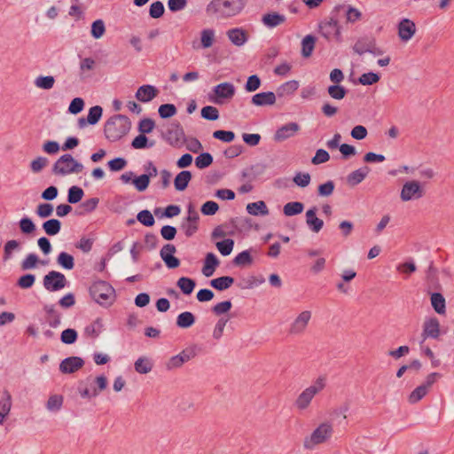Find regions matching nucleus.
Masks as SVG:
<instances>
[{
    "instance_id": "a878e982",
    "label": "nucleus",
    "mask_w": 454,
    "mask_h": 454,
    "mask_svg": "<svg viewBox=\"0 0 454 454\" xmlns=\"http://www.w3.org/2000/svg\"><path fill=\"white\" fill-rule=\"evenodd\" d=\"M215 42V30L213 28H203L200 32V45L201 49H208L214 45Z\"/></svg>"
},
{
    "instance_id": "72a5a7b5",
    "label": "nucleus",
    "mask_w": 454,
    "mask_h": 454,
    "mask_svg": "<svg viewBox=\"0 0 454 454\" xmlns=\"http://www.w3.org/2000/svg\"><path fill=\"white\" fill-rule=\"evenodd\" d=\"M134 367L137 372L147 374L153 370V363L149 357L141 356L135 362Z\"/></svg>"
},
{
    "instance_id": "a211bd4d",
    "label": "nucleus",
    "mask_w": 454,
    "mask_h": 454,
    "mask_svg": "<svg viewBox=\"0 0 454 454\" xmlns=\"http://www.w3.org/2000/svg\"><path fill=\"white\" fill-rule=\"evenodd\" d=\"M193 356L194 354L192 350L184 349L167 361L165 364L166 369L168 371L178 369L190 361Z\"/></svg>"
},
{
    "instance_id": "09e8293b",
    "label": "nucleus",
    "mask_w": 454,
    "mask_h": 454,
    "mask_svg": "<svg viewBox=\"0 0 454 454\" xmlns=\"http://www.w3.org/2000/svg\"><path fill=\"white\" fill-rule=\"evenodd\" d=\"M39 262L43 264V262H40L39 257L35 254H28L21 262V268L24 270H31L35 268Z\"/></svg>"
},
{
    "instance_id": "774afa93",
    "label": "nucleus",
    "mask_w": 454,
    "mask_h": 454,
    "mask_svg": "<svg viewBox=\"0 0 454 454\" xmlns=\"http://www.w3.org/2000/svg\"><path fill=\"white\" fill-rule=\"evenodd\" d=\"M35 281V276L33 274H26L18 279V286L22 289H27L33 286Z\"/></svg>"
},
{
    "instance_id": "8fccbe9b",
    "label": "nucleus",
    "mask_w": 454,
    "mask_h": 454,
    "mask_svg": "<svg viewBox=\"0 0 454 454\" xmlns=\"http://www.w3.org/2000/svg\"><path fill=\"white\" fill-rule=\"evenodd\" d=\"M103 109L99 106H95L89 110L87 115V122L91 125H95L98 122L102 116Z\"/></svg>"
},
{
    "instance_id": "58836bf2",
    "label": "nucleus",
    "mask_w": 454,
    "mask_h": 454,
    "mask_svg": "<svg viewBox=\"0 0 454 454\" xmlns=\"http://www.w3.org/2000/svg\"><path fill=\"white\" fill-rule=\"evenodd\" d=\"M42 227L47 235L55 236L60 231L61 223L57 219H50L45 221Z\"/></svg>"
},
{
    "instance_id": "423d86ee",
    "label": "nucleus",
    "mask_w": 454,
    "mask_h": 454,
    "mask_svg": "<svg viewBox=\"0 0 454 454\" xmlns=\"http://www.w3.org/2000/svg\"><path fill=\"white\" fill-rule=\"evenodd\" d=\"M83 165L75 160L71 154L67 153L60 156L53 165L52 171L55 175L68 176L82 172Z\"/></svg>"
},
{
    "instance_id": "37998d69",
    "label": "nucleus",
    "mask_w": 454,
    "mask_h": 454,
    "mask_svg": "<svg viewBox=\"0 0 454 454\" xmlns=\"http://www.w3.org/2000/svg\"><path fill=\"white\" fill-rule=\"evenodd\" d=\"M195 281L192 278L182 277L177 280L176 286L181 289V291L189 295L192 293L195 287Z\"/></svg>"
},
{
    "instance_id": "9b49d317",
    "label": "nucleus",
    "mask_w": 454,
    "mask_h": 454,
    "mask_svg": "<svg viewBox=\"0 0 454 454\" xmlns=\"http://www.w3.org/2000/svg\"><path fill=\"white\" fill-rule=\"evenodd\" d=\"M311 318V310L304 309L298 313L289 325V333L294 336L303 334L308 329Z\"/></svg>"
},
{
    "instance_id": "338daca9",
    "label": "nucleus",
    "mask_w": 454,
    "mask_h": 454,
    "mask_svg": "<svg viewBox=\"0 0 454 454\" xmlns=\"http://www.w3.org/2000/svg\"><path fill=\"white\" fill-rule=\"evenodd\" d=\"M36 215L41 218H47L53 213V207L49 203L39 204L36 207Z\"/></svg>"
},
{
    "instance_id": "6e6552de",
    "label": "nucleus",
    "mask_w": 454,
    "mask_h": 454,
    "mask_svg": "<svg viewBox=\"0 0 454 454\" xmlns=\"http://www.w3.org/2000/svg\"><path fill=\"white\" fill-rule=\"evenodd\" d=\"M236 88L231 82H222L212 89L209 94V99L215 104H224L235 96Z\"/></svg>"
},
{
    "instance_id": "3c124183",
    "label": "nucleus",
    "mask_w": 454,
    "mask_h": 454,
    "mask_svg": "<svg viewBox=\"0 0 454 454\" xmlns=\"http://www.w3.org/2000/svg\"><path fill=\"white\" fill-rule=\"evenodd\" d=\"M213 162V157L208 153H200L195 159V165L198 168L203 169L209 167Z\"/></svg>"
},
{
    "instance_id": "7ed1b4c3",
    "label": "nucleus",
    "mask_w": 454,
    "mask_h": 454,
    "mask_svg": "<svg viewBox=\"0 0 454 454\" xmlns=\"http://www.w3.org/2000/svg\"><path fill=\"white\" fill-rule=\"evenodd\" d=\"M326 387V378L320 376L317 378L312 383L304 388L296 397L294 401V407L298 411L307 410L316 395L320 394Z\"/></svg>"
},
{
    "instance_id": "473e14b6",
    "label": "nucleus",
    "mask_w": 454,
    "mask_h": 454,
    "mask_svg": "<svg viewBox=\"0 0 454 454\" xmlns=\"http://www.w3.org/2000/svg\"><path fill=\"white\" fill-rule=\"evenodd\" d=\"M247 211L252 215H267L269 209L264 201L259 200L256 202L248 203L247 205Z\"/></svg>"
},
{
    "instance_id": "6e6d98bb",
    "label": "nucleus",
    "mask_w": 454,
    "mask_h": 454,
    "mask_svg": "<svg viewBox=\"0 0 454 454\" xmlns=\"http://www.w3.org/2000/svg\"><path fill=\"white\" fill-rule=\"evenodd\" d=\"M83 191L78 186H72L68 190L67 200L69 203L74 204L79 202L83 197Z\"/></svg>"
},
{
    "instance_id": "a18cd8bd",
    "label": "nucleus",
    "mask_w": 454,
    "mask_h": 454,
    "mask_svg": "<svg viewBox=\"0 0 454 454\" xmlns=\"http://www.w3.org/2000/svg\"><path fill=\"white\" fill-rule=\"evenodd\" d=\"M380 75L377 73L368 72L361 74L358 78V82L364 86L373 85L379 82Z\"/></svg>"
},
{
    "instance_id": "2f4dec72",
    "label": "nucleus",
    "mask_w": 454,
    "mask_h": 454,
    "mask_svg": "<svg viewBox=\"0 0 454 454\" xmlns=\"http://www.w3.org/2000/svg\"><path fill=\"white\" fill-rule=\"evenodd\" d=\"M12 408V396L8 392H4L0 399V424H3L4 419L10 413Z\"/></svg>"
},
{
    "instance_id": "69168bd1",
    "label": "nucleus",
    "mask_w": 454,
    "mask_h": 454,
    "mask_svg": "<svg viewBox=\"0 0 454 454\" xmlns=\"http://www.w3.org/2000/svg\"><path fill=\"white\" fill-rule=\"evenodd\" d=\"M93 243L92 238L82 237L75 244V247L83 253H89L92 249Z\"/></svg>"
},
{
    "instance_id": "f257e3e1",
    "label": "nucleus",
    "mask_w": 454,
    "mask_h": 454,
    "mask_svg": "<svg viewBox=\"0 0 454 454\" xmlns=\"http://www.w3.org/2000/svg\"><path fill=\"white\" fill-rule=\"evenodd\" d=\"M334 434V425L330 420L318 423L302 441V447L306 450H314L321 445L331 442Z\"/></svg>"
},
{
    "instance_id": "052dcab7",
    "label": "nucleus",
    "mask_w": 454,
    "mask_h": 454,
    "mask_svg": "<svg viewBox=\"0 0 454 454\" xmlns=\"http://www.w3.org/2000/svg\"><path fill=\"white\" fill-rule=\"evenodd\" d=\"M416 270L417 267L413 262H402L396 266V270L400 274L405 275L406 278L411 276L413 272H415Z\"/></svg>"
},
{
    "instance_id": "de8ad7c7",
    "label": "nucleus",
    "mask_w": 454,
    "mask_h": 454,
    "mask_svg": "<svg viewBox=\"0 0 454 454\" xmlns=\"http://www.w3.org/2000/svg\"><path fill=\"white\" fill-rule=\"evenodd\" d=\"M63 404V396L60 395H52L49 397L46 408L50 411H57L60 410Z\"/></svg>"
},
{
    "instance_id": "39448f33",
    "label": "nucleus",
    "mask_w": 454,
    "mask_h": 454,
    "mask_svg": "<svg viewBox=\"0 0 454 454\" xmlns=\"http://www.w3.org/2000/svg\"><path fill=\"white\" fill-rule=\"evenodd\" d=\"M92 299L101 306H110L115 300V290L106 281H97L90 287Z\"/></svg>"
},
{
    "instance_id": "4468645a",
    "label": "nucleus",
    "mask_w": 454,
    "mask_h": 454,
    "mask_svg": "<svg viewBox=\"0 0 454 454\" xmlns=\"http://www.w3.org/2000/svg\"><path fill=\"white\" fill-rule=\"evenodd\" d=\"M66 285L67 279L65 275L59 271L51 270L43 278V286L50 292L61 290Z\"/></svg>"
},
{
    "instance_id": "20e7f679",
    "label": "nucleus",
    "mask_w": 454,
    "mask_h": 454,
    "mask_svg": "<svg viewBox=\"0 0 454 454\" xmlns=\"http://www.w3.org/2000/svg\"><path fill=\"white\" fill-rule=\"evenodd\" d=\"M130 129V122L126 116L115 115L110 118L105 124L106 137L114 142L123 137Z\"/></svg>"
},
{
    "instance_id": "a19ab883",
    "label": "nucleus",
    "mask_w": 454,
    "mask_h": 454,
    "mask_svg": "<svg viewBox=\"0 0 454 454\" xmlns=\"http://www.w3.org/2000/svg\"><path fill=\"white\" fill-rule=\"evenodd\" d=\"M303 209L304 206L301 202H288L284 206L283 213L286 216H293L301 214Z\"/></svg>"
},
{
    "instance_id": "6ab92c4d",
    "label": "nucleus",
    "mask_w": 454,
    "mask_h": 454,
    "mask_svg": "<svg viewBox=\"0 0 454 454\" xmlns=\"http://www.w3.org/2000/svg\"><path fill=\"white\" fill-rule=\"evenodd\" d=\"M300 130V126L296 122H289L280 127L275 133L276 141H285L294 137Z\"/></svg>"
},
{
    "instance_id": "e2e57ef3",
    "label": "nucleus",
    "mask_w": 454,
    "mask_h": 454,
    "mask_svg": "<svg viewBox=\"0 0 454 454\" xmlns=\"http://www.w3.org/2000/svg\"><path fill=\"white\" fill-rule=\"evenodd\" d=\"M201 116L209 121H215L219 118V111L212 106H204L201 109Z\"/></svg>"
},
{
    "instance_id": "b1692460",
    "label": "nucleus",
    "mask_w": 454,
    "mask_h": 454,
    "mask_svg": "<svg viewBox=\"0 0 454 454\" xmlns=\"http://www.w3.org/2000/svg\"><path fill=\"white\" fill-rule=\"evenodd\" d=\"M276 94L271 91L260 92L252 97L251 102L256 106H273L276 103Z\"/></svg>"
},
{
    "instance_id": "bf43d9fd",
    "label": "nucleus",
    "mask_w": 454,
    "mask_h": 454,
    "mask_svg": "<svg viewBox=\"0 0 454 454\" xmlns=\"http://www.w3.org/2000/svg\"><path fill=\"white\" fill-rule=\"evenodd\" d=\"M49 164V160L45 157H37L30 163V168L33 173H39Z\"/></svg>"
},
{
    "instance_id": "5fc2aeb1",
    "label": "nucleus",
    "mask_w": 454,
    "mask_h": 454,
    "mask_svg": "<svg viewBox=\"0 0 454 454\" xmlns=\"http://www.w3.org/2000/svg\"><path fill=\"white\" fill-rule=\"evenodd\" d=\"M233 262L238 266L250 265L253 262V259L250 255L249 250H245L238 254L234 258Z\"/></svg>"
},
{
    "instance_id": "49530a36",
    "label": "nucleus",
    "mask_w": 454,
    "mask_h": 454,
    "mask_svg": "<svg viewBox=\"0 0 454 454\" xmlns=\"http://www.w3.org/2000/svg\"><path fill=\"white\" fill-rule=\"evenodd\" d=\"M327 92L332 98L336 100H341L347 95V90L339 84L329 86Z\"/></svg>"
},
{
    "instance_id": "0e129e2a",
    "label": "nucleus",
    "mask_w": 454,
    "mask_h": 454,
    "mask_svg": "<svg viewBox=\"0 0 454 454\" xmlns=\"http://www.w3.org/2000/svg\"><path fill=\"white\" fill-rule=\"evenodd\" d=\"M213 137L225 143H231L235 138V134L230 130H215L213 133Z\"/></svg>"
},
{
    "instance_id": "7c9ffc66",
    "label": "nucleus",
    "mask_w": 454,
    "mask_h": 454,
    "mask_svg": "<svg viewBox=\"0 0 454 454\" xmlns=\"http://www.w3.org/2000/svg\"><path fill=\"white\" fill-rule=\"evenodd\" d=\"M431 305L434 311L439 315H445L446 313V302L445 298L440 293H434L430 297Z\"/></svg>"
},
{
    "instance_id": "f704fd0d",
    "label": "nucleus",
    "mask_w": 454,
    "mask_h": 454,
    "mask_svg": "<svg viewBox=\"0 0 454 454\" xmlns=\"http://www.w3.org/2000/svg\"><path fill=\"white\" fill-rule=\"evenodd\" d=\"M338 9H345V17L347 23H356L362 19V12L350 5L345 6V5H340L337 7Z\"/></svg>"
},
{
    "instance_id": "393cba45",
    "label": "nucleus",
    "mask_w": 454,
    "mask_h": 454,
    "mask_svg": "<svg viewBox=\"0 0 454 454\" xmlns=\"http://www.w3.org/2000/svg\"><path fill=\"white\" fill-rule=\"evenodd\" d=\"M219 264L220 262L216 255L213 253H207L204 260V265L202 267L203 275L207 278L211 277Z\"/></svg>"
},
{
    "instance_id": "864d4df0",
    "label": "nucleus",
    "mask_w": 454,
    "mask_h": 454,
    "mask_svg": "<svg viewBox=\"0 0 454 454\" xmlns=\"http://www.w3.org/2000/svg\"><path fill=\"white\" fill-rule=\"evenodd\" d=\"M137 219L139 223L147 227L153 226L155 223L153 215L146 209L140 211L137 215Z\"/></svg>"
},
{
    "instance_id": "0eeeda50",
    "label": "nucleus",
    "mask_w": 454,
    "mask_h": 454,
    "mask_svg": "<svg viewBox=\"0 0 454 454\" xmlns=\"http://www.w3.org/2000/svg\"><path fill=\"white\" fill-rule=\"evenodd\" d=\"M441 377L442 374L439 372H431L427 374L425 380L408 395L407 402L410 404H416L419 403L429 394L434 384L436 383Z\"/></svg>"
},
{
    "instance_id": "aec40b11",
    "label": "nucleus",
    "mask_w": 454,
    "mask_h": 454,
    "mask_svg": "<svg viewBox=\"0 0 454 454\" xmlns=\"http://www.w3.org/2000/svg\"><path fill=\"white\" fill-rule=\"evenodd\" d=\"M84 362L81 357L70 356L60 363L59 370L63 373H73L80 370Z\"/></svg>"
},
{
    "instance_id": "f03ea898",
    "label": "nucleus",
    "mask_w": 454,
    "mask_h": 454,
    "mask_svg": "<svg viewBox=\"0 0 454 454\" xmlns=\"http://www.w3.org/2000/svg\"><path fill=\"white\" fill-rule=\"evenodd\" d=\"M246 0H212L206 8L209 16L219 20L233 18L244 10Z\"/></svg>"
},
{
    "instance_id": "c9c22d12",
    "label": "nucleus",
    "mask_w": 454,
    "mask_h": 454,
    "mask_svg": "<svg viewBox=\"0 0 454 454\" xmlns=\"http://www.w3.org/2000/svg\"><path fill=\"white\" fill-rule=\"evenodd\" d=\"M233 283L234 278L232 277L224 276L212 279L210 286L216 290L223 291L231 287Z\"/></svg>"
},
{
    "instance_id": "412c9836",
    "label": "nucleus",
    "mask_w": 454,
    "mask_h": 454,
    "mask_svg": "<svg viewBox=\"0 0 454 454\" xmlns=\"http://www.w3.org/2000/svg\"><path fill=\"white\" fill-rule=\"evenodd\" d=\"M306 224L308 228L315 233H318L323 226L324 221L317 216V208L311 207L306 211Z\"/></svg>"
},
{
    "instance_id": "cd10ccee",
    "label": "nucleus",
    "mask_w": 454,
    "mask_h": 454,
    "mask_svg": "<svg viewBox=\"0 0 454 454\" xmlns=\"http://www.w3.org/2000/svg\"><path fill=\"white\" fill-rule=\"evenodd\" d=\"M286 21V16L277 12L266 13L262 18V24L269 27L273 28Z\"/></svg>"
},
{
    "instance_id": "9d476101",
    "label": "nucleus",
    "mask_w": 454,
    "mask_h": 454,
    "mask_svg": "<svg viewBox=\"0 0 454 454\" xmlns=\"http://www.w3.org/2000/svg\"><path fill=\"white\" fill-rule=\"evenodd\" d=\"M319 32L328 41L342 42L341 27L338 20L333 18L320 23Z\"/></svg>"
},
{
    "instance_id": "2eb2a0df",
    "label": "nucleus",
    "mask_w": 454,
    "mask_h": 454,
    "mask_svg": "<svg viewBox=\"0 0 454 454\" xmlns=\"http://www.w3.org/2000/svg\"><path fill=\"white\" fill-rule=\"evenodd\" d=\"M397 35L401 42L408 43L416 35L417 27L413 20L403 18L400 20L397 26Z\"/></svg>"
},
{
    "instance_id": "f8f14e48",
    "label": "nucleus",
    "mask_w": 454,
    "mask_h": 454,
    "mask_svg": "<svg viewBox=\"0 0 454 454\" xmlns=\"http://www.w3.org/2000/svg\"><path fill=\"white\" fill-rule=\"evenodd\" d=\"M199 213L192 205H190L187 209V216L182 221L180 226L185 236L191 237L197 232L199 229Z\"/></svg>"
},
{
    "instance_id": "5701e85b",
    "label": "nucleus",
    "mask_w": 454,
    "mask_h": 454,
    "mask_svg": "<svg viewBox=\"0 0 454 454\" xmlns=\"http://www.w3.org/2000/svg\"><path fill=\"white\" fill-rule=\"evenodd\" d=\"M158 90L149 84L140 86L136 92V98L143 103L153 100L158 95Z\"/></svg>"
},
{
    "instance_id": "ddd939ff",
    "label": "nucleus",
    "mask_w": 454,
    "mask_h": 454,
    "mask_svg": "<svg viewBox=\"0 0 454 454\" xmlns=\"http://www.w3.org/2000/svg\"><path fill=\"white\" fill-rule=\"evenodd\" d=\"M93 384L96 386L90 385V387H82V385L79 387V393L83 398H93L98 395V394L105 390L107 387V379L104 375H99L93 380Z\"/></svg>"
},
{
    "instance_id": "c03bdc74",
    "label": "nucleus",
    "mask_w": 454,
    "mask_h": 454,
    "mask_svg": "<svg viewBox=\"0 0 454 454\" xmlns=\"http://www.w3.org/2000/svg\"><path fill=\"white\" fill-rule=\"evenodd\" d=\"M315 47V38L314 36L308 35H306L301 42V54L303 57L308 58L312 54V51Z\"/></svg>"
},
{
    "instance_id": "4c0bfd02",
    "label": "nucleus",
    "mask_w": 454,
    "mask_h": 454,
    "mask_svg": "<svg viewBox=\"0 0 454 454\" xmlns=\"http://www.w3.org/2000/svg\"><path fill=\"white\" fill-rule=\"evenodd\" d=\"M195 323V317L192 312L184 311L176 317V325L180 328H189Z\"/></svg>"
},
{
    "instance_id": "1a4fd4ad",
    "label": "nucleus",
    "mask_w": 454,
    "mask_h": 454,
    "mask_svg": "<svg viewBox=\"0 0 454 454\" xmlns=\"http://www.w3.org/2000/svg\"><path fill=\"white\" fill-rule=\"evenodd\" d=\"M424 195V187L418 180H409L405 182L400 192V199L403 202L418 200Z\"/></svg>"
},
{
    "instance_id": "603ef678",
    "label": "nucleus",
    "mask_w": 454,
    "mask_h": 454,
    "mask_svg": "<svg viewBox=\"0 0 454 454\" xmlns=\"http://www.w3.org/2000/svg\"><path fill=\"white\" fill-rule=\"evenodd\" d=\"M234 247V241L231 239H224L223 241H219L216 243V247L222 255L227 256L229 255Z\"/></svg>"
},
{
    "instance_id": "79ce46f5",
    "label": "nucleus",
    "mask_w": 454,
    "mask_h": 454,
    "mask_svg": "<svg viewBox=\"0 0 454 454\" xmlns=\"http://www.w3.org/2000/svg\"><path fill=\"white\" fill-rule=\"evenodd\" d=\"M57 262L66 270H72L74 267V259L73 255L67 252H61L57 257Z\"/></svg>"
},
{
    "instance_id": "c85d7f7f",
    "label": "nucleus",
    "mask_w": 454,
    "mask_h": 454,
    "mask_svg": "<svg viewBox=\"0 0 454 454\" xmlns=\"http://www.w3.org/2000/svg\"><path fill=\"white\" fill-rule=\"evenodd\" d=\"M21 249V243L16 239L8 240L4 246L3 261L7 262L12 258L15 252Z\"/></svg>"
},
{
    "instance_id": "4be33fe9",
    "label": "nucleus",
    "mask_w": 454,
    "mask_h": 454,
    "mask_svg": "<svg viewBox=\"0 0 454 454\" xmlns=\"http://www.w3.org/2000/svg\"><path fill=\"white\" fill-rule=\"evenodd\" d=\"M228 39L238 47L243 46L248 40V34L241 27L229 29L226 32Z\"/></svg>"
},
{
    "instance_id": "4d7b16f0",
    "label": "nucleus",
    "mask_w": 454,
    "mask_h": 454,
    "mask_svg": "<svg viewBox=\"0 0 454 454\" xmlns=\"http://www.w3.org/2000/svg\"><path fill=\"white\" fill-rule=\"evenodd\" d=\"M91 35L95 39L101 38L105 32H106V27L105 23L102 20H95L91 25Z\"/></svg>"
},
{
    "instance_id": "dca6fc26",
    "label": "nucleus",
    "mask_w": 454,
    "mask_h": 454,
    "mask_svg": "<svg viewBox=\"0 0 454 454\" xmlns=\"http://www.w3.org/2000/svg\"><path fill=\"white\" fill-rule=\"evenodd\" d=\"M421 336L423 340L428 338L438 339L441 335V327L439 320L434 317H427L423 322Z\"/></svg>"
},
{
    "instance_id": "c756f323",
    "label": "nucleus",
    "mask_w": 454,
    "mask_h": 454,
    "mask_svg": "<svg viewBox=\"0 0 454 454\" xmlns=\"http://www.w3.org/2000/svg\"><path fill=\"white\" fill-rule=\"evenodd\" d=\"M192 179V174L188 170H183L176 175L174 180V185L176 191H184Z\"/></svg>"
},
{
    "instance_id": "13d9d810",
    "label": "nucleus",
    "mask_w": 454,
    "mask_h": 454,
    "mask_svg": "<svg viewBox=\"0 0 454 454\" xmlns=\"http://www.w3.org/2000/svg\"><path fill=\"white\" fill-rule=\"evenodd\" d=\"M20 229L23 234H32L35 231V224L28 217H23L20 220Z\"/></svg>"
},
{
    "instance_id": "680f3d73",
    "label": "nucleus",
    "mask_w": 454,
    "mask_h": 454,
    "mask_svg": "<svg viewBox=\"0 0 454 454\" xmlns=\"http://www.w3.org/2000/svg\"><path fill=\"white\" fill-rule=\"evenodd\" d=\"M132 184L138 192H144L148 188L150 180L148 179V176L143 174L139 176H135L132 180Z\"/></svg>"
},
{
    "instance_id": "e433bc0d",
    "label": "nucleus",
    "mask_w": 454,
    "mask_h": 454,
    "mask_svg": "<svg viewBox=\"0 0 454 454\" xmlns=\"http://www.w3.org/2000/svg\"><path fill=\"white\" fill-rule=\"evenodd\" d=\"M369 169L368 168H361L359 169H356L353 172H351L347 176V181L350 185H356L360 184L368 175Z\"/></svg>"
},
{
    "instance_id": "f3484780",
    "label": "nucleus",
    "mask_w": 454,
    "mask_h": 454,
    "mask_svg": "<svg viewBox=\"0 0 454 454\" xmlns=\"http://www.w3.org/2000/svg\"><path fill=\"white\" fill-rule=\"evenodd\" d=\"M176 252V247L172 244H166L160 249V258L169 269H176L180 265L179 259L174 255Z\"/></svg>"
},
{
    "instance_id": "ea45409f",
    "label": "nucleus",
    "mask_w": 454,
    "mask_h": 454,
    "mask_svg": "<svg viewBox=\"0 0 454 454\" xmlns=\"http://www.w3.org/2000/svg\"><path fill=\"white\" fill-rule=\"evenodd\" d=\"M35 86L42 90H51L55 84V78L51 75H39L34 81Z\"/></svg>"
},
{
    "instance_id": "bb28decb",
    "label": "nucleus",
    "mask_w": 454,
    "mask_h": 454,
    "mask_svg": "<svg viewBox=\"0 0 454 454\" xmlns=\"http://www.w3.org/2000/svg\"><path fill=\"white\" fill-rule=\"evenodd\" d=\"M300 83L296 80H291L284 82L277 89V95L279 98L293 96L299 89Z\"/></svg>"
}]
</instances>
